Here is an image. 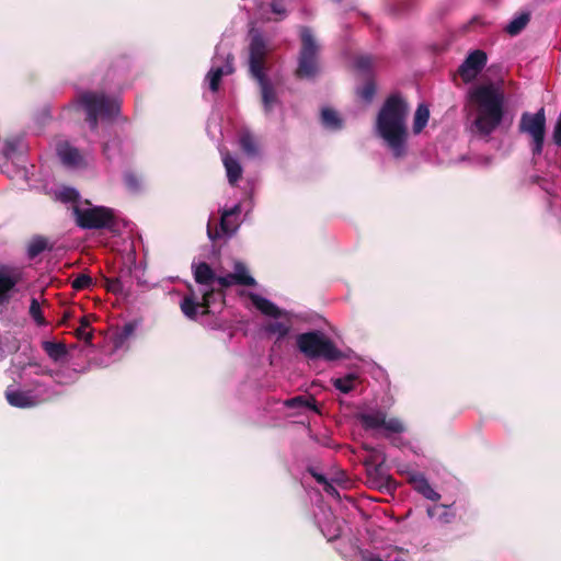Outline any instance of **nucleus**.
Returning <instances> with one entry per match:
<instances>
[{
    "label": "nucleus",
    "instance_id": "1",
    "mask_svg": "<svg viewBox=\"0 0 561 561\" xmlns=\"http://www.w3.org/2000/svg\"><path fill=\"white\" fill-rule=\"evenodd\" d=\"M409 113L407 101L399 94L389 95L377 115L376 126L379 136L386 141L394 158L407 153V126Z\"/></svg>",
    "mask_w": 561,
    "mask_h": 561
},
{
    "label": "nucleus",
    "instance_id": "2",
    "mask_svg": "<svg viewBox=\"0 0 561 561\" xmlns=\"http://www.w3.org/2000/svg\"><path fill=\"white\" fill-rule=\"evenodd\" d=\"M470 100L478 106L474 126L480 135L489 136L504 116V96L493 84H483L470 92Z\"/></svg>",
    "mask_w": 561,
    "mask_h": 561
},
{
    "label": "nucleus",
    "instance_id": "3",
    "mask_svg": "<svg viewBox=\"0 0 561 561\" xmlns=\"http://www.w3.org/2000/svg\"><path fill=\"white\" fill-rule=\"evenodd\" d=\"M266 44L261 35L252 37L249 46V70L257 81L261 91L263 111L270 115L275 106L280 105L276 89L265 75Z\"/></svg>",
    "mask_w": 561,
    "mask_h": 561
},
{
    "label": "nucleus",
    "instance_id": "4",
    "mask_svg": "<svg viewBox=\"0 0 561 561\" xmlns=\"http://www.w3.org/2000/svg\"><path fill=\"white\" fill-rule=\"evenodd\" d=\"M296 345L299 352L308 359L335 362L345 357L335 343L319 330L298 334Z\"/></svg>",
    "mask_w": 561,
    "mask_h": 561
},
{
    "label": "nucleus",
    "instance_id": "5",
    "mask_svg": "<svg viewBox=\"0 0 561 561\" xmlns=\"http://www.w3.org/2000/svg\"><path fill=\"white\" fill-rule=\"evenodd\" d=\"M79 103L83 107L91 129H96L99 118H112L119 112L118 99L106 95L103 92L87 91L80 94Z\"/></svg>",
    "mask_w": 561,
    "mask_h": 561
},
{
    "label": "nucleus",
    "instance_id": "6",
    "mask_svg": "<svg viewBox=\"0 0 561 561\" xmlns=\"http://www.w3.org/2000/svg\"><path fill=\"white\" fill-rule=\"evenodd\" d=\"M300 42L301 46L298 55V65L295 70V77L297 79H313L320 70V46L310 27L302 26L300 28Z\"/></svg>",
    "mask_w": 561,
    "mask_h": 561
},
{
    "label": "nucleus",
    "instance_id": "7",
    "mask_svg": "<svg viewBox=\"0 0 561 561\" xmlns=\"http://www.w3.org/2000/svg\"><path fill=\"white\" fill-rule=\"evenodd\" d=\"M76 224L82 229L101 230L106 229L113 233L118 231L117 218L112 208L94 206L90 208H73Z\"/></svg>",
    "mask_w": 561,
    "mask_h": 561
},
{
    "label": "nucleus",
    "instance_id": "8",
    "mask_svg": "<svg viewBox=\"0 0 561 561\" xmlns=\"http://www.w3.org/2000/svg\"><path fill=\"white\" fill-rule=\"evenodd\" d=\"M357 420L365 431L383 430L387 434H400L405 431L403 422L398 417H387L380 409L357 414Z\"/></svg>",
    "mask_w": 561,
    "mask_h": 561
},
{
    "label": "nucleus",
    "instance_id": "9",
    "mask_svg": "<svg viewBox=\"0 0 561 561\" xmlns=\"http://www.w3.org/2000/svg\"><path fill=\"white\" fill-rule=\"evenodd\" d=\"M519 131L533 138V153L540 154L543 149L546 135V114L541 107L537 113H523L519 122Z\"/></svg>",
    "mask_w": 561,
    "mask_h": 561
},
{
    "label": "nucleus",
    "instance_id": "10",
    "mask_svg": "<svg viewBox=\"0 0 561 561\" xmlns=\"http://www.w3.org/2000/svg\"><path fill=\"white\" fill-rule=\"evenodd\" d=\"M23 279L21 268L10 265H0V307L8 305L15 291L16 285Z\"/></svg>",
    "mask_w": 561,
    "mask_h": 561
},
{
    "label": "nucleus",
    "instance_id": "11",
    "mask_svg": "<svg viewBox=\"0 0 561 561\" xmlns=\"http://www.w3.org/2000/svg\"><path fill=\"white\" fill-rule=\"evenodd\" d=\"M488 56L483 50L471 51L459 66L458 73L465 82L473 80L484 68Z\"/></svg>",
    "mask_w": 561,
    "mask_h": 561
},
{
    "label": "nucleus",
    "instance_id": "12",
    "mask_svg": "<svg viewBox=\"0 0 561 561\" xmlns=\"http://www.w3.org/2000/svg\"><path fill=\"white\" fill-rule=\"evenodd\" d=\"M386 457L382 456L379 463L370 466L366 470L367 483L377 489H387L388 491L397 489L396 480L387 473L385 467Z\"/></svg>",
    "mask_w": 561,
    "mask_h": 561
},
{
    "label": "nucleus",
    "instance_id": "13",
    "mask_svg": "<svg viewBox=\"0 0 561 561\" xmlns=\"http://www.w3.org/2000/svg\"><path fill=\"white\" fill-rule=\"evenodd\" d=\"M407 481L412 488L425 499L437 502L440 499V494L436 492L428 483L425 476L416 471H407Z\"/></svg>",
    "mask_w": 561,
    "mask_h": 561
},
{
    "label": "nucleus",
    "instance_id": "14",
    "mask_svg": "<svg viewBox=\"0 0 561 561\" xmlns=\"http://www.w3.org/2000/svg\"><path fill=\"white\" fill-rule=\"evenodd\" d=\"M57 154L62 164L67 167H78L82 162L79 150L68 142H61L57 146Z\"/></svg>",
    "mask_w": 561,
    "mask_h": 561
},
{
    "label": "nucleus",
    "instance_id": "15",
    "mask_svg": "<svg viewBox=\"0 0 561 561\" xmlns=\"http://www.w3.org/2000/svg\"><path fill=\"white\" fill-rule=\"evenodd\" d=\"M230 278L234 280V285L253 287L256 285L255 279L249 274L247 265L241 261H234L233 272Z\"/></svg>",
    "mask_w": 561,
    "mask_h": 561
},
{
    "label": "nucleus",
    "instance_id": "16",
    "mask_svg": "<svg viewBox=\"0 0 561 561\" xmlns=\"http://www.w3.org/2000/svg\"><path fill=\"white\" fill-rule=\"evenodd\" d=\"M222 163L225 165L228 182L236 185L242 176V168L239 161L233 158L229 152L222 154Z\"/></svg>",
    "mask_w": 561,
    "mask_h": 561
},
{
    "label": "nucleus",
    "instance_id": "17",
    "mask_svg": "<svg viewBox=\"0 0 561 561\" xmlns=\"http://www.w3.org/2000/svg\"><path fill=\"white\" fill-rule=\"evenodd\" d=\"M250 299L255 308L259 309L263 314L273 317L275 319L283 316V311L268 299L256 294H251Z\"/></svg>",
    "mask_w": 561,
    "mask_h": 561
},
{
    "label": "nucleus",
    "instance_id": "18",
    "mask_svg": "<svg viewBox=\"0 0 561 561\" xmlns=\"http://www.w3.org/2000/svg\"><path fill=\"white\" fill-rule=\"evenodd\" d=\"M194 279L197 284L203 286H210L216 278V274L210 265L206 262H201L193 266Z\"/></svg>",
    "mask_w": 561,
    "mask_h": 561
},
{
    "label": "nucleus",
    "instance_id": "19",
    "mask_svg": "<svg viewBox=\"0 0 561 561\" xmlns=\"http://www.w3.org/2000/svg\"><path fill=\"white\" fill-rule=\"evenodd\" d=\"M5 399L10 405L20 409L33 408L36 404L27 392L19 390H7Z\"/></svg>",
    "mask_w": 561,
    "mask_h": 561
},
{
    "label": "nucleus",
    "instance_id": "20",
    "mask_svg": "<svg viewBox=\"0 0 561 561\" xmlns=\"http://www.w3.org/2000/svg\"><path fill=\"white\" fill-rule=\"evenodd\" d=\"M241 211L240 205H234L232 208L224 210L220 218V230L224 233L230 234L237 229L236 218Z\"/></svg>",
    "mask_w": 561,
    "mask_h": 561
},
{
    "label": "nucleus",
    "instance_id": "21",
    "mask_svg": "<svg viewBox=\"0 0 561 561\" xmlns=\"http://www.w3.org/2000/svg\"><path fill=\"white\" fill-rule=\"evenodd\" d=\"M181 310L185 317L191 320H195L197 317V310L201 307V301L197 300V297L192 288H190V294L185 295L181 301Z\"/></svg>",
    "mask_w": 561,
    "mask_h": 561
},
{
    "label": "nucleus",
    "instance_id": "22",
    "mask_svg": "<svg viewBox=\"0 0 561 561\" xmlns=\"http://www.w3.org/2000/svg\"><path fill=\"white\" fill-rule=\"evenodd\" d=\"M291 330V322L287 321H270L264 325V331L270 335H275L277 341L286 337Z\"/></svg>",
    "mask_w": 561,
    "mask_h": 561
},
{
    "label": "nucleus",
    "instance_id": "23",
    "mask_svg": "<svg viewBox=\"0 0 561 561\" xmlns=\"http://www.w3.org/2000/svg\"><path fill=\"white\" fill-rule=\"evenodd\" d=\"M321 123L324 127L337 130L343 126V121L333 108L325 107L321 112Z\"/></svg>",
    "mask_w": 561,
    "mask_h": 561
},
{
    "label": "nucleus",
    "instance_id": "24",
    "mask_svg": "<svg viewBox=\"0 0 561 561\" xmlns=\"http://www.w3.org/2000/svg\"><path fill=\"white\" fill-rule=\"evenodd\" d=\"M45 250H51V247L48 245V240L43 236H35L28 242L27 256L33 260Z\"/></svg>",
    "mask_w": 561,
    "mask_h": 561
},
{
    "label": "nucleus",
    "instance_id": "25",
    "mask_svg": "<svg viewBox=\"0 0 561 561\" xmlns=\"http://www.w3.org/2000/svg\"><path fill=\"white\" fill-rule=\"evenodd\" d=\"M225 291L221 289H215V288H208L206 289L202 295L201 300V307H202V314L207 316L209 314V308L214 304L215 298L219 297L221 300H225Z\"/></svg>",
    "mask_w": 561,
    "mask_h": 561
},
{
    "label": "nucleus",
    "instance_id": "26",
    "mask_svg": "<svg viewBox=\"0 0 561 561\" xmlns=\"http://www.w3.org/2000/svg\"><path fill=\"white\" fill-rule=\"evenodd\" d=\"M430 118V110L425 104H419L413 118V133L420 134L427 125Z\"/></svg>",
    "mask_w": 561,
    "mask_h": 561
},
{
    "label": "nucleus",
    "instance_id": "27",
    "mask_svg": "<svg viewBox=\"0 0 561 561\" xmlns=\"http://www.w3.org/2000/svg\"><path fill=\"white\" fill-rule=\"evenodd\" d=\"M43 350L55 362L67 355V347L61 342L45 341L43 342Z\"/></svg>",
    "mask_w": 561,
    "mask_h": 561
},
{
    "label": "nucleus",
    "instance_id": "28",
    "mask_svg": "<svg viewBox=\"0 0 561 561\" xmlns=\"http://www.w3.org/2000/svg\"><path fill=\"white\" fill-rule=\"evenodd\" d=\"M530 20V14L528 12L522 13L518 16L514 18L506 26L505 31L515 36L519 34L528 24Z\"/></svg>",
    "mask_w": 561,
    "mask_h": 561
},
{
    "label": "nucleus",
    "instance_id": "29",
    "mask_svg": "<svg viewBox=\"0 0 561 561\" xmlns=\"http://www.w3.org/2000/svg\"><path fill=\"white\" fill-rule=\"evenodd\" d=\"M91 328V322L88 316H84L80 319V325L76 330V336L79 340H83L87 344H91L93 340V330Z\"/></svg>",
    "mask_w": 561,
    "mask_h": 561
},
{
    "label": "nucleus",
    "instance_id": "30",
    "mask_svg": "<svg viewBox=\"0 0 561 561\" xmlns=\"http://www.w3.org/2000/svg\"><path fill=\"white\" fill-rule=\"evenodd\" d=\"M316 400L313 398H307L305 396H297L291 399H288L285 402V405L290 409L297 408H308L310 410L317 411Z\"/></svg>",
    "mask_w": 561,
    "mask_h": 561
},
{
    "label": "nucleus",
    "instance_id": "31",
    "mask_svg": "<svg viewBox=\"0 0 561 561\" xmlns=\"http://www.w3.org/2000/svg\"><path fill=\"white\" fill-rule=\"evenodd\" d=\"M240 147L242 151L250 157L257 154V145L255 138L250 133H243L240 136Z\"/></svg>",
    "mask_w": 561,
    "mask_h": 561
},
{
    "label": "nucleus",
    "instance_id": "32",
    "mask_svg": "<svg viewBox=\"0 0 561 561\" xmlns=\"http://www.w3.org/2000/svg\"><path fill=\"white\" fill-rule=\"evenodd\" d=\"M356 376L348 374L341 378L333 379V386L342 393H348L354 389Z\"/></svg>",
    "mask_w": 561,
    "mask_h": 561
},
{
    "label": "nucleus",
    "instance_id": "33",
    "mask_svg": "<svg viewBox=\"0 0 561 561\" xmlns=\"http://www.w3.org/2000/svg\"><path fill=\"white\" fill-rule=\"evenodd\" d=\"M224 68L215 67L211 68L207 73V80L211 92H217L220 87L221 79L224 77Z\"/></svg>",
    "mask_w": 561,
    "mask_h": 561
},
{
    "label": "nucleus",
    "instance_id": "34",
    "mask_svg": "<svg viewBox=\"0 0 561 561\" xmlns=\"http://www.w3.org/2000/svg\"><path fill=\"white\" fill-rule=\"evenodd\" d=\"M124 184L128 191L137 193L140 191L141 180L136 173L127 171L124 173Z\"/></svg>",
    "mask_w": 561,
    "mask_h": 561
},
{
    "label": "nucleus",
    "instance_id": "35",
    "mask_svg": "<svg viewBox=\"0 0 561 561\" xmlns=\"http://www.w3.org/2000/svg\"><path fill=\"white\" fill-rule=\"evenodd\" d=\"M30 316L33 318L37 325L43 327L47 324L43 316L41 305L36 298L31 299Z\"/></svg>",
    "mask_w": 561,
    "mask_h": 561
},
{
    "label": "nucleus",
    "instance_id": "36",
    "mask_svg": "<svg viewBox=\"0 0 561 561\" xmlns=\"http://www.w3.org/2000/svg\"><path fill=\"white\" fill-rule=\"evenodd\" d=\"M376 93V84L373 80H368L362 88L357 90V95L366 103H370Z\"/></svg>",
    "mask_w": 561,
    "mask_h": 561
},
{
    "label": "nucleus",
    "instance_id": "37",
    "mask_svg": "<svg viewBox=\"0 0 561 561\" xmlns=\"http://www.w3.org/2000/svg\"><path fill=\"white\" fill-rule=\"evenodd\" d=\"M93 279L88 274H79L71 283L75 290L80 291L91 287Z\"/></svg>",
    "mask_w": 561,
    "mask_h": 561
},
{
    "label": "nucleus",
    "instance_id": "38",
    "mask_svg": "<svg viewBox=\"0 0 561 561\" xmlns=\"http://www.w3.org/2000/svg\"><path fill=\"white\" fill-rule=\"evenodd\" d=\"M374 64V59L369 55H362L355 59V67L357 70L363 72L370 71Z\"/></svg>",
    "mask_w": 561,
    "mask_h": 561
},
{
    "label": "nucleus",
    "instance_id": "39",
    "mask_svg": "<svg viewBox=\"0 0 561 561\" xmlns=\"http://www.w3.org/2000/svg\"><path fill=\"white\" fill-rule=\"evenodd\" d=\"M104 283L107 291L113 294H122L124 291L123 283L117 277H105Z\"/></svg>",
    "mask_w": 561,
    "mask_h": 561
},
{
    "label": "nucleus",
    "instance_id": "40",
    "mask_svg": "<svg viewBox=\"0 0 561 561\" xmlns=\"http://www.w3.org/2000/svg\"><path fill=\"white\" fill-rule=\"evenodd\" d=\"M367 450H370L373 451V454L368 457H366L364 460H363V465L365 467V470H367L370 466H376L379 463V457L381 458L383 455H379L375 451L374 448L371 447H366Z\"/></svg>",
    "mask_w": 561,
    "mask_h": 561
},
{
    "label": "nucleus",
    "instance_id": "41",
    "mask_svg": "<svg viewBox=\"0 0 561 561\" xmlns=\"http://www.w3.org/2000/svg\"><path fill=\"white\" fill-rule=\"evenodd\" d=\"M270 7L273 13L280 15L282 18L286 15L284 0H272Z\"/></svg>",
    "mask_w": 561,
    "mask_h": 561
},
{
    "label": "nucleus",
    "instance_id": "42",
    "mask_svg": "<svg viewBox=\"0 0 561 561\" xmlns=\"http://www.w3.org/2000/svg\"><path fill=\"white\" fill-rule=\"evenodd\" d=\"M215 282H217L220 285L221 290L234 285V280L232 278H230V273L226 276H217L216 275Z\"/></svg>",
    "mask_w": 561,
    "mask_h": 561
},
{
    "label": "nucleus",
    "instance_id": "43",
    "mask_svg": "<svg viewBox=\"0 0 561 561\" xmlns=\"http://www.w3.org/2000/svg\"><path fill=\"white\" fill-rule=\"evenodd\" d=\"M233 56L231 54H229L226 58V65L222 67L224 68V75H231L233 71H234V68H233Z\"/></svg>",
    "mask_w": 561,
    "mask_h": 561
},
{
    "label": "nucleus",
    "instance_id": "44",
    "mask_svg": "<svg viewBox=\"0 0 561 561\" xmlns=\"http://www.w3.org/2000/svg\"><path fill=\"white\" fill-rule=\"evenodd\" d=\"M445 508V512L439 516V519L443 523H451L455 519V513L448 512V506L442 505Z\"/></svg>",
    "mask_w": 561,
    "mask_h": 561
},
{
    "label": "nucleus",
    "instance_id": "45",
    "mask_svg": "<svg viewBox=\"0 0 561 561\" xmlns=\"http://www.w3.org/2000/svg\"><path fill=\"white\" fill-rule=\"evenodd\" d=\"M310 473L319 484H328L329 480L322 473H318L314 470H310Z\"/></svg>",
    "mask_w": 561,
    "mask_h": 561
},
{
    "label": "nucleus",
    "instance_id": "46",
    "mask_svg": "<svg viewBox=\"0 0 561 561\" xmlns=\"http://www.w3.org/2000/svg\"><path fill=\"white\" fill-rule=\"evenodd\" d=\"M323 490L328 493V494H339L337 493V490L333 486V484L331 482L328 481V484H324L323 485Z\"/></svg>",
    "mask_w": 561,
    "mask_h": 561
},
{
    "label": "nucleus",
    "instance_id": "47",
    "mask_svg": "<svg viewBox=\"0 0 561 561\" xmlns=\"http://www.w3.org/2000/svg\"><path fill=\"white\" fill-rule=\"evenodd\" d=\"M124 331H125L126 334H129L133 331V327L130 324H126L124 327Z\"/></svg>",
    "mask_w": 561,
    "mask_h": 561
},
{
    "label": "nucleus",
    "instance_id": "48",
    "mask_svg": "<svg viewBox=\"0 0 561 561\" xmlns=\"http://www.w3.org/2000/svg\"><path fill=\"white\" fill-rule=\"evenodd\" d=\"M208 236L210 239H215V238H217L218 232L216 231L215 233H213V231L210 229H208Z\"/></svg>",
    "mask_w": 561,
    "mask_h": 561
},
{
    "label": "nucleus",
    "instance_id": "49",
    "mask_svg": "<svg viewBox=\"0 0 561 561\" xmlns=\"http://www.w3.org/2000/svg\"><path fill=\"white\" fill-rule=\"evenodd\" d=\"M107 151H110V146H108V144H105V145L103 146V152H104L105 154H107Z\"/></svg>",
    "mask_w": 561,
    "mask_h": 561
},
{
    "label": "nucleus",
    "instance_id": "50",
    "mask_svg": "<svg viewBox=\"0 0 561 561\" xmlns=\"http://www.w3.org/2000/svg\"><path fill=\"white\" fill-rule=\"evenodd\" d=\"M76 197H77V194L75 193V191H71V196H69L68 198L72 199V198H76Z\"/></svg>",
    "mask_w": 561,
    "mask_h": 561
},
{
    "label": "nucleus",
    "instance_id": "51",
    "mask_svg": "<svg viewBox=\"0 0 561 561\" xmlns=\"http://www.w3.org/2000/svg\"><path fill=\"white\" fill-rule=\"evenodd\" d=\"M427 514H428L430 516H433V512H432V510H431V508H430V510H427Z\"/></svg>",
    "mask_w": 561,
    "mask_h": 561
}]
</instances>
